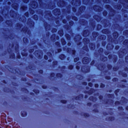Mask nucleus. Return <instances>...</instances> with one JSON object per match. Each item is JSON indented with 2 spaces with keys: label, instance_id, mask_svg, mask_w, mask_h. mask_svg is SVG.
Instances as JSON below:
<instances>
[{
  "label": "nucleus",
  "instance_id": "nucleus-1",
  "mask_svg": "<svg viewBox=\"0 0 128 128\" xmlns=\"http://www.w3.org/2000/svg\"><path fill=\"white\" fill-rule=\"evenodd\" d=\"M88 58H84L82 59V63L84 64H88Z\"/></svg>",
  "mask_w": 128,
  "mask_h": 128
},
{
  "label": "nucleus",
  "instance_id": "nucleus-2",
  "mask_svg": "<svg viewBox=\"0 0 128 128\" xmlns=\"http://www.w3.org/2000/svg\"><path fill=\"white\" fill-rule=\"evenodd\" d=\"M73 66H69V69L70 70H72V68H73Z\"/></svg>",
  "mask_w": 128,
  "mask_h": 128
},
{
  "label": "nucleus",
  "instance_id": "nucleus-3",
  "mask_svg": "<svg viewBox=\"0 0 128 128\" xmlns=\"http://www.w3.org/2000/svg\"><path fill=\"white\" fill-rule=\"evenodd\" d=\"M95 87H96V88H98V84H95Z\"/></svg>",
  "mask_w": 128,
  "mask_h": 128
},
{
  "label": "nucleus",
  "instance_id": "nucleus-4",
  "mask_svg": "<svg viewBox=\"0 0 128 128\" xmlns=\"http://www.w3.org/2000/svg\"><path fill=\"white\" fill-rule=\"evenodd\" d=\"M62 102H63V104H66V101L63 100V101H62Z\"/></svg>",
  "mask_w": 128,
  "mask_h": 128
},
{
  "label": "nucleus",
  "instance_id": "nucleus-5",
  "mask_svg": "<svg viewBox=\"0 0 128 128\" xmlns=\"http://www.w3.org/2000/svg\"><path fill=\"white\" fill-rule=\"evenodd\" d=\"M88 86H92V83H89V84H88Z\"/></svg>",
  "mask_w": 128,
  "mask_h": 128
},
{
  "label": "nucleus",
  "instance_id": "nucleus-6",
  "mask_svg": "<svg viewBox=\"0 0 128 128\" xmlns=\"http://www.w3.org/2000/svg\"><path fill=\"white\" fill-rule=\"evenodd\" d=\"M44 58L45 60H48V57L46 56H44Z\"/></svg>",
  "mask_w": 128,
  "mask_h": 128
},
{
  "label": "nucleus",
  "instance_id": "nucleus-7",
  "mask_svg": "<svg viewBox=\"0 0 128 128\" xmlns=\"http://www.w3.org/2000/svg\"><path fill=\"white\" fill-rule=\"evenodd\" d=\"M84 34H86V32H84V36H86V35Z\"/></svg>",
  "mask_w": 128,
  "mask_h": 128
},
{
  "label": "nucleus",
  "instance_id": "nucleus-8",
  "mask_svg": "<svg viewBox=\"0 0 128 128\" xmlns=\"http://www.w3.org/2000/svg\"><path fill=\"white\" fill-rule=\"evenodd\" d=\"M62 56L63 58H64V55H62Z\"/></svg>",
  "mask_w": 128,
  "mask_h": 128
},
{
  "label": "nucleus",
  "instance_id": "nucleus-9",
  "mask_svg": "<svg viewBox=\"0 0 128 128\" xmlns=\"http://www.w3.org/2000/svg\"><path fill=\"white\" fill-rule=\"evenodd\" d=\"M76 68H77V70H78V66H76Z\"/></svg>",
  "mask_w": 128,
  "mask_h": 128
},
{
  "label": "nucleus",
  "instance_id": "nucleus-10",
  "mask_svg": "<svg viewBox=\"0 0 128 128\" xmlns=\"http://www.w3.org/2000/svg\"><path fill=\"white\" fill-rule=\"evenodd\" d=\"M36 16V18H38V16Z\"/></svg>",
  "mask_w": 128,
  "mask_h": 128
},
{
  "label": "nucleus",
  "instance_id": "nucleus-11",
  "mask_svg": "<svg viewBox=\"0 0 128 128\" xmlns=\"http://www.w3.org/2000/svg\"><path fill=\"white\" fill-rule=\"evenodd\" d=\"M74 62H76V59L74 60Z\"/></svg>",
  "mask_w": 128,
  "mask_h": 128
},
{
  "label": "nucleus",
  "instance_id": "nucleus-12",
  "mask_svg": "<svg viewBox=\"0 0 128 128\" xmlns=\"http://www.w3.org/2000/svg\"><path fill=\"white\" fill-rule=\"evenodd\" d=\"M2 0H0V2H2Z\"/></svg>",
  "mask_w": 128,
  "mask_h": 128
},
{
  "label": "nucleus",
  "instance_id": "nucleus-13",
  "mask_svg": "<svg viewBox=\"0 0 128 128\" xmlns=\"http://www.w3.org/2000/svg\"><path fill=\"white\" fill-rule=\"evenodd\" d=\"M23 40H24V39H23Z\"/></svg>",
  "mask_w": 128,
  "mask_h": 128
},
{
  "label": "nucleus",
  "instance_id": "nucleus-14",
  "mask_svg": "<svg viewBox=\"0 0 128 128\" xmlns=\"http://www.w3.org/2000/svg\"><path fill=\"white\" fill-rule=\"evenodd\" d=\"M64 44H66V42H64Z\"/></svg>",
  "mask_w": 128,
  "mask_h": 128
}]
</instances>
